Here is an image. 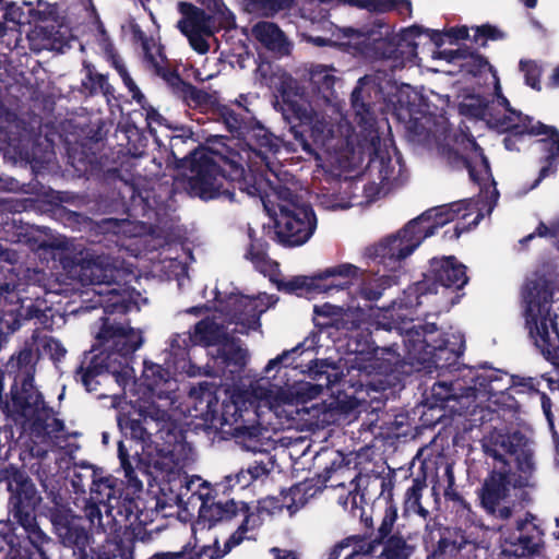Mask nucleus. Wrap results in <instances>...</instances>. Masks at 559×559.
Here are the masks:
<instances>
[{
	"instance_id": "39448f33",
	"label": "nucleus",
	"mask_w": 559,
	"mask_h": 559,
	"mask_svg": "<svg viewBox=\"0 0 559 559\" xmlns=\"http://www.w3.org/2000/svg\"><path fill=\"white\" fill-rule=\"evenodd\" d=\"M186 159L189 163L183 168L189 171L186 189L191 197L202 201L219 198L234 201L236 189L251 197L263 198L271 186L264 173L246 170L242 156L235 150H227L226 154L212 150L192 152L191 158Z\"/></svg>"
},
{
	"instance_id": "2eb2a0df",
	"label": "nucleus",
	"mask_w": 559,
	"mask_h": 559,
	"mask_svg": "<svg viewBox=\"0 0 559 559\" xmlns=\"http://www.w3.org/2000/svg\"><path fill=\"white\" fill-rule=\"evenodd\" d=\"M309 376L316 382L309 388L310 397H314L321 393L324 389L331 391V395H335V399L329 404L323 403L322 419L323 424H331L336 420V416L346 414L353 409L356 400L354 396L344 395L343 386L346 383V379L338 371V368L334 364H329L325 360H316L312 366L309 367Z\"/></svg>"
},
{
	"instance_id": "cd10ccee",
	"label": "nucleus",
	"mask_w": 559,
	"mask_h": 559,
	"mask_svg": "<svg viewBox=\"0 0 559 559\" xmlns=\"http://www.w3.org/2000/svg\"><path fill=\"white\" fill-rule=\"evenodd\" d=\"M534 515L531 512L526 513L525 519L516 522V530L519 535L511 536L507 543L509 548H504L503 552L512 554L515 558L520 559L526 556H533L538 551L543 543L542 530L531 522Z\"/></svg>"
},
{
	"instance_id": "423d86ee",
	"label": "nucleus",
	"mask_w": 559,
	"mask_h": 559,
	"mask_svg": "<svg viewBox=\"0 0 559 559\" xmlns=\"http://www.w3.org/2000/svg\"><path fill=\"white\" fill-rule=\"evenodd\" d=\"M38 357L29 346L13 353L7 361V376L12 378L10 393H1L0 404L8 418L20 425L32 437L57 436L64 430L63 420L55 417V411L45 401L35 384Z\"/></svg>"
},
{
	"instance_id": "9b49d317",
	"label": "nucleus",
	"mask_w": 559,
	"mask_h": 559,
	"mask_svg": "<svg viewBox=\"0 0 559 559\" xmlns=\"http://www.w3.org/2000/svg\"><path fill=\"white\" fill-rule=\"evenodd\" d=\"M556 282L546 275H538L526 283L524 311L528 337L542 355L550 360L556 358L559 345L557 316H551Z\"/></svg>"
},
{
	"instance_id": "1a4fd4ad",
	"label": "nucleus",
	"mask_w": 559,
	"mask_h": 559,
	"mask_svg": "<svg viewBox=\"0 0 559 559\" xmlns=\"http://www.w3.org/2000/svg\"><path fill=\"white\" fill-rule=\"evenodd\" d=\"M280 96L277 105L283 119L305 153L318 156L317 148L330 151L337 147L341 140L334 143L333 124L313 109L296 80H284L281 83Z\"/></svg>"
},
{
	"instance_id": "4d7b16f0",
	"label": "nucleus",
	"mask_w": 559,
	"mask_h": 559,
	"mask_svg": "<svg viewBox=\"0 0 559 559\" xmlns=\"http://www.w3.org/2000/svg\"><path fill=\"white\" fill-rule=\"evenodd\" d=\"M474 35L472 41L479 48H486L488 41H498L506 38V33L489 23L473 26Z\"/></svg>"
},
{
	"instance_id": "ea45409f",
	"label": "nucleus",
	"mask_w": 559,
	"mask_h": 559,
	"mask_svg": "<svg viewBox=\"0 0 559 559\" xmlns=\"http://www.w3.org/2000/svg\"><path fill=\"white\" fill-rule=\"evenodd\" d=\"M317 488L311 481L305 480L293 485L289 489H283L281 497H284L285 508L290 516L304 508L309 499L314 496Z\"/></svg>"
},
{
	"instance_id": "7ed1b4c3",
	"label": "nucleus",
	"mask_w": 559,
	"mask_h": 559,
	"mask_svg": "<svg viewBox=\"0 0 559 559\" xmlns=\"http://www.w3.org/2000/svg\"><path fill=\"white\" fill-rule=\"evenodd\" d=\"M488 474L477 490L479 506L487 515L506 522L518 507L533 502L534 452L522 432H489L481 439Z\"/></svg>"
},
{
	"instance_id": "0e129e2a",
	"label": "nucleus",
	"mask_w": 559,
	"mask_h": 559,
	"mask_svg": "<svg viewBox=\"0 0 559 559\" xmlns=\"http://www.w3.org/2000/svg\"><path fill=\"white\" fill-rule=\"evenodd\" d=\"M520 69L524 73L525 84L535 91H540L542 68L533 60H521Z\"/></svg>"
},
{
	"instance_id": "a211bd4d",
	"label": "nucleus",
	"mask_w": 559,
	"mask_h": 559,
	"mask_svg": "<svg viewBox=\"0 0 559 559\" xmlns=\"http://www.w3.org/2000/svg\"><path fill=\"white\" fill-rule=\"evenodd\" d=\"M168 417L166 411L159 409L154 404L141 406L129 404L117 413V425L126 439L135 442L140 455H145L152 437L153 429Z\"/></svg>"
},
{
	"instance_id": "338daca9",
	"label": "nucleus",
	"mask_w": 559,
	"mask_h": 559,
	"mask_svg": "<svg viewBox=\"0 0 559 559\" xmlns=\"http://www.w3.org/2000/svg\"><path fill=\"white\" fill-rule=\"evenodd\" d=\"M343 4L366 10L370 13H385V10L389 8V1L386 0H340Z\"/></svg>"
},
{
	"instance_id": "aec40b11",
	"label": "nucleus",
	"mask_w": 559,
	"mask_h": 559,
	"mask_svg": "<svg viewBox=\"0 0 559 559\" xmlns=\"http://www.w3.org/2000/svg\"><path fill=\"white\" fill-rule=\"evenodd\" d=\"M423 26L412 25L392 37H379L367 46V53L376 60H391L392 67H403L417 56L415 38L423 35Z\"/></svg>"
},
{
	"instance_id": "5fc2aeb1",
	"label": "nucleus",
	"mask_w": 559,
	"mask_h": 559,
	"mask_svg": "<svg viewBox=\"0 0 559 559\" xmlns=\"http://www.w3.org/2000/svg\"><path fill=\"white\" fill-rule=\"evenodd\" d=\"M179 92L189 107H204L210 104L212 96L202 88L197 87L190 82L183 81L179 85Z\"/></svg>"
},
{
	"instance_id": "6e6d98bb",
	"label": "nucleus",
	"mask_w": 559,
	"mask_h": 559,
	"mask_svg": "<svg viewBox=\"0 0 559 559\" xmlns=\"http://www.w3.org/2000/svg\"><path fill=\"white\" fill-rule=\"evenodd\" d=\"M34 342L38 343L41 350L50 357L53 361H60L64 358L67 349L61 342L50 335L39 336L38 329L32 335Z\"/></svg>"
},
{
	"instance_id": "0eeeda50",
	"label": "nucleus",
	"mask_w": 559,
	"mask_h": 559,
	"mask_svg": "<svg viewBox=\"0 0 559 559\" xmlns=\"http://www.w3.org/2000/svg\"><path fill=\"white\" fill-rule=\"evenodd\" d=\"M394 477H380V495L385 502L384 514L376 533L350 535L337 542L329 552L328 559H355L358 556H374L381 548L376 559H409L415 546L399 531H394L397 520V507L393 501Z\"/></svg>"
},
{
	"instance_id": "dca6fc26",
	"label": "nucleus",
	"mask_w": 559,
	"mask_h": 559,
	"mask_svg": "<svg viewBox=\"0 0 559 559\" xmlns=\"http://www.w3.org/2000/svg\"><path fill=\"white\" fill-rule=\"evenodd\" d=\"M1 479L9 492V514L15 522L22 521L29 525L43 501L34 481L24 468L14 464L1 468Z\"/></svg>"
},
{
	"instance_id": "9d476101",
	"label": "nucleus",
	"mask_w": 559,
	"mask_h": 559,
	"mask_svg": "<svg viewBox=\"0 0 559 559\" xmlns=\"http://www.w3.org/2000/svg\"><path fill=\"white\" fill-rule=\"evenodd\" d=\"M467 209L468 204L464 200L428 209L407 222L396 234L370 248L369 255L378 260V263L393 270L426 238L435 235L437 229L457 218Z\"/></svg>"
},
{
	"instance_id": "72a5a7b5",
	"label": "nucleus",
	"mask_w": 559,
	"mask_h": 559,
	"mask_svg": "<svg viewBox=\"0 0 559 559\" xmlns=\"http://www.w3.org/2000/svg\"><path fill=\"white\" fill-rule=\"evenodd\" d=\"M241 502L234 498L226 501H215L206 498L199 509L198 523L202 524L203 527L212 528L218 523L229 522L239 515Z\"/></svg>"
},
{
	"instance_id": "052dcab7",
	"label": "nucleus",
	"mask_w": 559,
	"mask_h": 559,
	"mask_svg": "<svg viewBox=\"0 0 559 559\" xmlns=\"http://www.w3.org/2000/svg\"><path fill=\"white\" fill-rule=\"evenodd\" d=\"M204 8H206L214 15H218L219 26L223 28H231L235 26V16L226 8L223 0H198Z\"/></svg>"
},
{
	"instance_id": "f03ea898",
	"label": "nucleus",
	"mask_w": 559,
	"mask_h": 559,
	"mask_svg": "<svg viewBox=\"0 0 559 559\" xmlns=\"http://www.w3.org/2000/svg\"><path fill=\"white\" fill-rule=\"evenodd\" d=\"M91 480V497L84 499L82 516L73 514L68 497L55 487L47 489L46 501L41 507V514L47 518L61 544L71 548L76 559H133L134 546L136 543L132 532H123L112 537H107L96 551L93 547L94 538L88 530L82 524L83 518L90 522L91 527L106 532V527L115 521L111 511L120 509V497L116 479L111 476L96 477L94 469L88 472ZM118 513H122L118 510Z\"/></svg>"
},
{
	"instance_id": "bb28decb",
	"label": "nucleus",
	"mask_w": 559,
	"mask_h": 559,
	"mask_svg": "<svg viewBox=\"0 0 559 559\" xmlns=\"http://www.w3.org/2000/svg\"><path fill=\"white\" fill-rule=\"evenodd\" d=\"M56 14V7L43 0H37L36 7L31 1H23V5L20 7L15 2L7 3L3 0V9H0V24L5 21L27 25L55 19Z\"/></svg>"
},
{
	"instance_id": "393cba45",
	"label": "nucleus",
	"mask_w": 559,
	"mask_h": 559,
	"mask_svg": "<svg viewBox=\"0 0 559 559\" xmlns=\"http://www.w3.org/2000/svg\"><path fill=\"white\" fill-rule=\"evenodd\" d=\"M105 180H116L119 179L128 193V201L126 200V194L119 191L121 195L122 204L126 206V212L129 217L134 219H147L152 221L153 217L157 215L154 205L151 203V194L152 191L144 189H138L133 183H130L128 179L121 176V170L119 168H108L104 173Z\"/></svg>"
},
{
	"instance_id": "680f3d73",
	"label": "nucleus",
	"mask_w": 559,
	"mask_h": 559,
	"mask_svg": "<svg viewBox=\"0 0 559 559\" xmlns=\"http://www.w3.org/2000/svg\"><path fill=\"white\" fill-rule=\"evenodd\" d=\"M169 150L170 155L176 162L177 168H185L189 165L188 160H182L181 158H191L192 152H209L210 150L201 144L191 145L190 143H179L176 146H173L171 139L169 140Z\"/></svg>"
},
{
	"instance_id": "a18cd8bd",
	"label": "nucleus",
	"mask_w": 559,
	"mask_h": 559,
	"mask_svg": "<svg viewBox=\"0 0 559 559\" xmlns=\"http://www.w3.org/2000/svg\"><path fill=\"white\" fill-rule=\"evenodd\" d=\"M467 544L468 543L463 534L447 531L440 536L436 549L431 555H428L426 559H435L437 556L445 555L451 557L456 556Z\"/></svg>"
},
{
	"instance_id": "c85d7f7f",
	"label": "nucleus",
	"mask_w": 559,
	"mask_h": 559,
	"mask_svg": "<svg viewBox=\"0 0 559 559\" xmlns=\"http://www.w3.org/2000/svg\"><path fill=\"white\" fill-rule=\"evenodd\" d=\"M535 132L532 136L547 135V138L538 140L545 156L540 159L542 167L531 189L536 188L548 176L556 174L559 164V130L554 126L537 121Z\"/></svg>"
},
{
	"instance_id": "69168bd1",
	"label": "nucleus",
	"mask_w": 559,
	"mask_h": 559,
	"mask_svg": "<svg viewBox=\"0 0 559 559\" xmlns=\"http://www.w3.org/2000/svg\"><path fill=\"white\" fill-rule=\"evenodd\" d=\"M190 395L198 399L200 403L205 402L209 409H211L213 403L216 405L218 402L216 396V385L206 381L200 382L198 386L192 388Z\"/></svg>"
},
{
	"instance_id": "412c9836",
	"label": "nucleus",
	"mask_w": 559,
	"mask_h": 559,
	"mask_svg": "<svg viewBox=\"0 0 559 559\" xmlns=\"http://www.w3.org/2000/svg\"><path fill=\"white\" fill-rule=\"evenodd\" d=\"M384 99V92L377 76L360 78L350 95L354 121L364 130H371L377 121L374 106Z\"/></svg>"
},
{
	"instance_id": "473e14b6",
	"label": "nucleus",
	"mask_w": 559,
	"mask_h": 559,
	"mask_svg": "<svg viewBox=\"0 0 559 559\" xmlns=\"http://www.w3.org/2000/svg\"><path fill=\"white\" fill-rule=\"evenodd\" d=\"M31 139L27 123L14 111L0 104V142L21 151Z\"/></svg>"
},
{
	"instance_id": "a878e982",
	"label": "nucleus",
	"mask_w": 559,
	"mask_h": 559,
	"mask_svg": "<svg viewBox=\"0 0 559 559\" xmlns=\"http://www.w3.org/2000/svg\"><path fill=\"white\" fill-rule=\"evenodd\" d=\"M495 92L498 96V104L502 106L503 114L500 119H495L496 130L510 133L513 136L532 135L535 132L537 121L528 115L514 109L509 99L502 94L499 80L495 82Z\"/></svg>"
},
{
	"instance_id": "603ef678",
	"label": "nucleus",
	"mask_w": 559,
	"mask_h": 559,
	"mask_svg": "<svg viewBox=\"0 0 559 559\" xmlns=\"http://www.w3.org/2000/svg\"><path fill=\"white\" fill-rule=\"evenodd\" d=\"M169 378V371L163 366L154 362H144L143 379L150 391L155 392L159 390L163 384L168 382Z\"/></svg>"
},
{
	"instance_id": "b1692460",
	"label": "nucleus",
	"mask_w": 559,
	"mask_h": 559,
	"mask_svg": "<svg viewBox=\"0 0 559 559\" xmlns=\"http://www.w3.org/2000/svg\"><path fill=\"white\" fill-rule=\"evenodd\" d=\"M464 370H466L464 377L469 381L467 391L472 394L473 405L477 400L490 401L492 396L503 394L512 388L511 376L502 370L484 366L478 368L464 366Z\"/></svg>"
},
{
	"instance_id": "f257e3e1",
	"label": "nucleus",
	"mask_w": 559,
	"mask_h": 559,
	"mask_svg": "<svg viewBox=\"0 0 559 559\" xmlns=\"http://www.w3.org/2000/svg\"><path fill=\"white\" fill-rule=\"evenodd\" d=\"M83 275L91 284L104 285L97 293L104 316L96 333V343L85 354V360L75 370V380L81 381L87 392H96L98 378L112 377L124 389L134 370L131 366L134 353L141 347L143 337L130 326L124 317L136 306L139 292L127 283H120L121 270L111 265L107 258L84 260Z\"/></svg>"
},
{
	"instance_id": "7c9ffc66",
	"label": "nucleus",
	"mask_w": 559,
	"mask_h": 559,
	"mask_svg": "<svg viewBox=\"0 0 559 559\" xmlns=\"http://www.w3.org/2000/svg\"><path fill=\"white\" fill-rule=\"evenodd\" d=\"M240 139L251 152L263 160L269 158V154H276L281 148V140L254 117L249 121L247 129L242 131Z\"/></svg>"
},
{
	"instance_id": "bf43d9fd",
	"label": "nucleus",
	"mask_w": 559,
	"mask_h": 559,
	"mask_svg": "<svg viewBox=\"0 0 559 559\" xmlns=\"http://www.w3.org/2000/svg\"><path fill=\"white\" fill-rule=\"evenodd\" d=\"M87 82L83 81L82 85L88 91L91 96H94L100 91L105 96H111L115 88L108 82V76L102 73H94L88 71L86 75Z\"/></svg>"
},
{
	"instance_id": "8fccbe9b",
	"label": "nucleus",
	"mask_w": 559,
	"mask_h": 559,
	"mask_svg": "<svg viewBox=\"0 0 559 559\" xmlns=\"http://www.w3.org/2000/svg\"><path fill=\"white\" fill-rule=\"evenodd\" d=\"M69 163L74 168L79 177L93 176L97 169V158L95 154H86L84 151L69 152Z\"/></svg>"
},
{
	"instance_id": "20e7f679",
	"label": "nucleus",
	"mask_w": 559,
	"mask_h": 559,
	"mask_svg": "<svg viewBox=\"0 0 559 559\" xmlns=\"http://www.w3.org/2000/svg\"><path fill=\"white\" fill-rule=\"evenodd\" d=\"M362 313H356L361 316ZM354 312L345 313L343 326L352 332L348 338L349 352L370 360L369 367L380 374L403 372L405 364L412 367L435 368L452 372L459 367V359L465 350V340L462 334L440 333L436 323H425L419 330L408 331L405 337L404 356L397 352L399 345L393 342L379 346L369 331L360 330L358 319L349 320Z\"/></svg>"
},
{
	"instance_id": "f704fd0d",
	"label": "nucleus",
	"mask_w": 559,
	"mask_h": 559,
	"mask_svg": "<svg viewBox=\"0 0 559 559\" xmlns=\"http://www.w3.org/2000/svg\"><path fill=\"white\" fill-rule=\"evenodd\" d=\"M178 10L182 14V19L178 22V28L182 34L198 32L205 33L207 36L214 35L215 31L212 27L213 16L203 9L190 2L180 1Z\"/></svg>"
},
{
	"instance_id": "864d4df0",
	"label": "nucleus",
	"mask_w": 559,
	"mask_h": 559,
	"mask_svg": "<svg viewBox=\"0 0 559 559\" xmlns=\"http://www.w3.org/2000/svg\"><path fill=\"white\" fill-rule=\"evenodd\" d=\"M195 345L198 344L193 337V333L188 332L182 334H175L170 341L169 352L176 360H185L186 358L190 359L189 352ZM189 364L191 368L194 367L191 364V360H189Z\"/></svg>"
},
{
	"instance_id": "774afa93",
	"label": "nucleus",
	"mask_w": 559,
	"mask_h": 559,
	"mask_svg": "<svg viewBox=\"0 0 559 559\" xmlns=\"http://www.w3.org/2000/svg\"><path fill=\"white\" fill-rule=\"evenodd\" d=\"M226 432L230 433L234 438L241 442L258 441L261 435V430L258 426H247L243 424V420L231 429L226 430Z\"/></svg>"
},
{
	"instance_id": "ddd939ff",
	"label": "nucleus",
	"mask_w": 559,
	"mask_h": 559,
	"mask_svg": "<svg viewBox=\"0 0 559 559\" xmlns=\"http://www.w3.org/2000/svg\"><path fill=\"white\" fill-rule=\"evenodd\" d=\"M454 146H440V155L454 170L466 169L469 179L479 187L489 181L496 185L489 160L475 138L467 131H460L453 136Z\"/></svg>"
},
{
	"instance_id": "f8f14e48",
	"label": "nucleus",
	"mask_w": 559,
	"mask_h": 559,
	"mask_svg": "<svg viewBox=\"0 0 559 559\" xmlns=\"http://www.w3.org/2000/svg\"><path fill=\"white\" fill-rule=\"evenodd\" d=\"M435 297L428 281L423 277L404 289L402 297L393 301L392 305L383 309L381 316L376 321V337L380 331L392 332L405 342L408 331L419 330L424 324H413L415 310L419 308L429 298Z\"/></svg>"
},
{
	"instance_id": "49530a36",
	"label": "nucleus",
	"mask_w": 559,
	"mask_h": 559,
	"mask_svg": "<svg viewBox=\"0 0 559 559\" xmlns=\"http://www.w3.org/2000/svg\"><path fill=\"white\" fill-rule=\"evenodd\" d=\"M461 71L465 74H469L474 78L480 76L486 71H490L493 73V76L497 80H499L496 75L495 68L490 64L488 59L477 52L476 50H472L467 47V52H465L464 58L460 62Z\"/></svg>"
},
{
	"instance_id": "6ab92c4d",
	"label": "nucleus",
	"mask_w": 559,
	"mask_h": 559,
	"mask_svg": "<svg viewBox=\"0 0 559 559\" xmlns=\"http://www.w3.org/2000/svg\"><path fill=\"white\" fill-rule=\"evenodd\" d=\"M239 514L243 516V520L238 528L225 542L223 550H219V548L216 546L217 540H215L214 546H203L194 555L187 556L183 551L155 552L148 559H222L235 546L239 545L245 539L248 532H252L263 524L262 512L257 510V507L254 510H252L250 506L245 501H242L240 504Z\"/></svg>"
},
{
	"instance_id": "6e6552de",
	"label": "nucleus",
	"mask_w": 559,
	"mask_h": 559,
	"mask_svg": "<svg viewBox=\"0 0 559 559\" xmlns=\"http://www.w3.org/2000/svg\"><path fill=\"white\" fill-rule=\"evenodd\" d=\"M159 423L155 440H151L145 455H140L138 449L128 447L124 441L118 442V459L124 472V477L133 487L141 489L142 480L138 478L141 473L146 477L155 478L157 473L169 472L174 465L179 464L186 454L185 432L174 423Z\"/></svg>"
},
{
	"instance_id": "a19ab883",
	"label": "nucleus",
	"mask_w": 559,
	"mask_h": 559,
	"mask_svg": "<svg viewBox=\"0 0 559 559\" xmlns=\"http://www.w3.org/2000/svg\"><path fill=\"white\" fill-rule=\"evenodd\" d=\"M275 284L278 292L296 295L298 297H309L313 294H319L317 274L312 276H294L288 281L278 280L275 281Z\"/></svg>"
},
{
	"instance_id": "e433bc0d",
	"label": "nucleus",
	"mask_w": 559,
	"mask_h": 559,
	"mask_svg": "<svg viewBox=\"0 0 559 559\" xmlns=\"http://www.w3.org/2000/svg\"><path fill=\"white\" fill-rule=\"evenodd\" d=\"M193 337L198 345L216 348L230 336L226 328L214 319L204 318L194 325Z\"/></svg>"
},
{
	"instance_id": "3c124183",
	"label": "nucleus",
	"mask_w": 559,
	"mask_h": 559,
	"mask_svg": "<svg viewBox=\"0 0 559 559\" xmlns=\"http://www.w3.org/2000/svg\"><path fill=\"white\" fill-rule=\"evenodd\" d=\"M251 11L272 17L281 11L293 8L295 0H246Z\"/></svg>"
},
{
	"instance_id": "e2e57ef3",
	"label": "nucleus",
	"mask_w": 559,
	"mask_h": 559,
	"mask_svg": "<svg viewBox=\"0 0 559 559\" xmlns=\"http://www.w3.org/2000/svg\"><path fill=\"white\" fill-rule=\"evenodd\" d=\"M123 134L127 138L126 148L127 153L132 156H140L143 154L144 147L146 146V139L143 136L141 131L135 126H126Z\"/></svg>"
},
{
	"instance_id": "09e8293b",
	"label": "nucleus",
	"mask_w": 559,
	"mask_h": 559,
	"mask_svg": "<svg viewBox=\"0 0 559 559\" xmlns=\"http://www.w3.org/2000/svg\"><path fill=\"white\" fill-rule=\"evenodd\" d=\"M488 97L479 94H468L464 97L463 102L459 105L461 115L483 120L488 115Z\"/></svg>"
},
{
	"instance_id": "de8ad7c7",
	"label": "nucleus",
	"mask_w": 559,
	"mask_h": 559,
	"mask_svg": "<svg viewBox=\"0 0 559 559\" xmlns=\"http://www.w3.org/2000/svg\"><path fill=\"white\" fill-rule=\"evenodd\" d=\"M0 559H26L21 554L20 538L9 524H0Z\"/></svg>"
},
{
	"instance_id": "58836bf2",
	"label": "nucleus",
	"mask_w": 559,
	"mask_h": 559,
	"mask_svg": "<svg viewBox=\"0 0 559 559\" xmlns=\"http://www.w3.org/2000/svg\"><path fill=\"white\" fill-rule=\"evenodd\" d=\"M395 277L391 275L371 276L362 270L358 282V294L367 301H377L386 288L395 284Z\"/></svg>"
},
{
	"instance_id": "37998d69",
	"label": "nucleus",
	"mask_w": 559,
	"mask_h": 559,
	"mask_svg": "<svg viewBox=\"0 0 559 559\" xmlns=\"http://www.w3.org/2000/svg\"><path fill=\"white\" fill-rule=\"evenodd\" d=\"M267 251L269 242L264 238H252L245 253V258L249 260L259 272L265 274L271 267L278 266L276 262L270 259Z\"/></svg>"
},
{
	"instance_id": "4468645a",
	"label": "nucleus",
	"mask_w": 559,
	"mask_h": 559,
	"mask_svg": "<svg viewBox=\"0 0 559 559\" xmlns=\"http://www.w3.org/2000/svg\"><path fill=\"white\" fill-rule=\"evenodd\" d=\"M466 272V265L460 262L455 255L435 257L429 260V267L424 273V277L431 287L435 302H438L439 294L444 299L439 311H449L460 302L464 296L462 290L469 281Z\"/></svg>"
},
{
	"instance_id": "4be33fe9",
	"label": "nucleus",
	"mask_w": 559,
	"mask_h": 559,
	"mask_svg": "<svg viewBox=\"0 0 559 559\" xmlns=\"http://www.w3.org/2000/svg\"><path fill=\"white\" fill-rule=\"evenodd\" d=\"M464 373H466V370L463 368L456 379L449 382H435L430 390V395L426 396V405H428L430 409L439 408V411L442 412L444 408L449 407V403L453 401L459 404V407H455V405L450 406L453 411L468 413L469 408L473 407L471 415L475 416L476 408H478L479 405H473L472 394L467 391L469 381L468 378L464 377Z\"/></svg>"
},
{
	"instance_id": "c03bdc74",
	"label": "nucleus",
	"mask_w": 559,
	"mask_h": 559,
	"mask_svg": "<svg viewBox=\"0 0 559 559\" xmlns=\"http://www.w3.org/2000/svg\"><path fill=\"white\" fill-rule=\"evenodd\" d=\"M334 68H328L323 64L312 66L309 71V82L314 91L322 94L324 97L333 94V88L336 82L334 75Z\"/></svg>"
},
{
	"instance_id": "4c0bfd02",
	"label": "nucleus",
	"mask_w": 559,
	"mask_h": 559,
	"mask_svg": "<svg viewBox=\"0 0 559 559\" xmlns=\"http://www.w3.org/2000/svg\"><path fill=\"white\" fill-rule=\"evenodd\" d=\"M239 111H236L228 105H218L216 107V115L223 121L227 130L240 139L242 131L249 126V121L253 119L250 110L241 104H237Z\"/></svg>"
},
{
	"instance_id": "c9c22d12",
	"label": "nucleus",
	"mask_w": 559,
	"mask_h": 559,
	"mask_svg": "<svg viewBox=\"0 0 559 559\" xmlns=\"http://www.w3.org/2000/svg\"><path fill=\"white\" fill-rule=\"evenodd\" d=\"M252 35L267 50L281 56L289 53V43L284 32L275 23L258 22L252 27Z\"/></svg>"
},
{
	"instance_id": "2f4dec72",
	"label": "nucleus",
	"mask_w": 559,
	"mask_h": 559,
	"mask_svg": "<svg viewBox=\"0 0 559 559\" xmlns=\"http://www.w3.org/2000/svg\"><path fill=\"white\" fill-rule=\"evenodd\" d=\"M361 274L362 270L350 263L326 267L324 271L317 273L319 293L349 289L358 282Z\"/></svg>"
},
{
	"instance_id": "79ce46f5",
	"label": "nucleus",
	"mask_w": 559,
	"mask_h": 559,
	"mask_svg": "<svg viewBox=\"0 0 559 559\" xmlns=\"http://www.w3.org/2000/svg\"><path fill=\"white\" fill-rule=\"evenodd\" d=\"M247 400L242 393H235L229 400L224 401L221 406V426H228L229 429L239 425L243 419V412L247 411Z\"/></svg>"
},
{
	"instance_id": "13d9d810",
	"label": "nucleus",
	"mask_w": 559,
	"mask_h": 559,
	"mask_svg": "<svg viewBox=\"0 0 559 559\" xmlns=\"http://www.w3.org/2000/svg\"><path fill=\"white\" fill-rule=\"evenodd\" d=\"M29 522V525L22 521H17L16 523L24 528L29 542L37 549L40 559H48L43 546L45 543H49V538L38 526L36 515H33V521L31 520Z\"/></svg>"
},
{
	"instance_id": "f3484780",
	"label": "nucleus",
	"mask_w": 559,
	"mask_h": 559,
	"mask_svg": "<svg viewBox=\"0 0 559 559\" xmlns=\"http://www.w3.org/2000/svg\"><path fill=\"white\" fill-rule=\"evenodd\" d=\"M317 228V216L308 203L289 202L280 206L275 221V240L285 248L306 243Z\"/></svg>"
},
{
	"instance_id": "c756f323",
	"label": "nucleus",
	"mask_w": 559,
	"mask_h": 559,
	"mask_svg": "<svg viewBox=\"0 0 559 559\" xmlns=\"http://www.w3.org/2000/svg\"><path fill=\"white\" fill-rule=\"evenodd\" d=\"M209 354L213 359L217 372L225 374L239 373L247 364V350L241 348L238 341L229 336L227 341L216 348H212Z\"/></svg>"
},
{
	"instance_id": "5701e85b",
	"label": "nucleus",
	"mask_w": 559,
	"mask_h": 559,
	"mask_svg": "<svg viewBox=\"0 0 559 559\" xmlns=\"http://www.w3.org/2000/svg\"><path fill=\"white\" fill-rule=\"evenodd\" d=\"M221 293L216 292L215 300L218 302L219 311L230 322L241 324L248 329L257 330L261 326L260 318L270 308L260 297H250L242 294H230L221 299Z\"/></svg>"
}]
</instances>
